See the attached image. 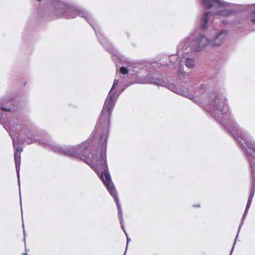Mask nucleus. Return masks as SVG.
<instances>
[{
  "label": "nucleus",
  "instance_id": "1",
  "mask_svg": "<svg viewBox=\"0 0 255 255\" xmlns=\"http://www.w3.org/2000/svg\"><path fill=\"white\" fill-rule=\"evenodd\" d=\"M122 82L120 80L115 79L112 87L105 101L101 116L97 123L96 132L100 131V142L102 144V149L100 152V164L99 160L97 159V157H95L94 155L93 158L90 160L89 159V157L86 156V153H88L87 148L89 146L88 142H84L81 144L67 145L63 147L58 145L52 146L53 150L54 151L64 154L70 157L79 158L93 169L104 183L108 191L116 202L118 207H120L119 201L117 197L116 189L111 180V176L108 171L106 149L110 117L118 97L126 88L121 87V84Z\"/></svg>",
  "mask_w": 255,
  "mask_h": 255
},
{
  "label": "nucleus",
  "instance_id": "2",
  "mask_svg": "<svg viewBox=\"0 0 255 255\" xmlns=\"http://www.w3.org/2000/svg\"><path fill=\"white\" fill-rule=\"evenodd\" d=\"M206 110L217 120L224 125L225 128L240 144L243 150L249 148V144L255 146L250 135L241 129L232 120V116L225 96L222 94L211 95L208 101Z\"/></svg>",
  "mask_w": 255,
  "mask_h": 255
},
{
  "label": "nucleus",
  "instance_id": "3",
  "mask_svg": "<svg viewBox=\"0 0 255 255\" xmlns=\"http://www.w3.org/2000/svg\"><path fill=\"white\" fill-rule=\"evenodd\" d=\"M10 111V109L6 108L0 105V123L3 124L5 129L9 132L12 139L14 149V161L16 170L19 184V170L20 165V152L22 151L21 144L25 141L32 143L36 141V131L31 127L23 123L21 118H13L12 120L6 121L1 112Z\"/></svg>",
  "mask_w": 255,
  "mask_h": 255
},
{
  "label": "nucleus",
  "instance_id": "4",
  "mask_svg": "<svg viewBox=\"0 0 255 255\" xmlns=\"http://www.w3.org/2000/svg\"><path fill=\"white\" fill-rule=\"evenodd\" d=\"M50 12L51 15L54 18L60 17L73 18L78 15L82 17H84L93 27L101 43L103 45L105 44L106 42V40L102 37L100 32L96 29L94 26L92 16L86 11L82 9H77L63 1L57 0L50 7Z\"/></svg>",
  "mask_w": 255,
  "mask_h": 255
},
{
  "label": "nucleus",
  "instance_id": "5",
  "mask_svg": "<svg viewBox=\"0 0 255 255\" xmlns=\"http://www.w3.org/2000/svg\"><path fill=\"white\" fill-rule=\"evenodd\" d=\"M148 82L157 86L167 87L168 89L172 92L188 98L200 106L202 105L205 97V94L206 92L205 87L203 85H201L194 94L192 95L188 91L182 90L174 84H168L165 81L158 78H149Z\"/></svg>",
  "mask_w": 255,
  "mask_h": 255
},
{
  "label": "nucleus",
  "instance_id": "6",
  "mask_svg": "<svg viewBox=\"0 0 255 255\" xmlns=\"http://www.w3.org/2000/svg\"><path fill=\"white\" fill-rule=\"evenodd\" d=\"M210 41V39L204 34H200L196 38L187 37L178 45V52L179 54H186L200 52L208 45H211Z\"/></svg>",
  "mask_w": 255,
  "mask_h": 255
},
{
  "label": "nucleus",
  "instance_id": "7",
  "mask_svg": "<svg viewBox=\"0 0 255 255\" xmlns=\"http://www.w3.org/2000/svg\"><path fill=\"white\" fill-rule=\"evenodd\" d=\"M177 55H171L169 56V58L171 62H174V60L176 59V62L177 63L178 66V70L177 72V80L180 82H183L186 83L189 81V76L190 73L184 71L183 66L180 64V61L182 59V58L180 56H183L185 58L184 64L185 66L189 69H192L194 68L195 64V60L193 58L188 57L189 54H179L178 52V48H177ZM193 53L190 54L192 55Z\"/></svg>",
  "mask_w": 255,
  "mask_h": 255
},
{
  "label": "nucleus",
  "instance_id": "8",
  "mask_svg": "<svg viewBox=\"0 0 255 255\" xmlns=\"http://www.w3.org/2000/svg\"><path fill=\"white\" fill-rule=\"evenodd\" d=\"M249 148H245V149L243 150L246 155L249 157L253 183L246 207H249L251 205L252 199L254 195L255 188V146H253V145L251 144H249Z\"/></svg>",
  "mask_w": 255,
  "mask_h": 255
},
{
  "label": "nucleus",
  "instance_id": "9",
  "mask_svg": "<svg viewBox=\"0 0 255 255\" xmlns=\"http://www.w3.org/2000/svg\"><path fill=\"white\" fill-rule=\"evenodd\" d=\"M228 35V31L225 29L216 32L210 39L211 45L220 46L224 43Z\"/></svg>",
  "mask_w": 255,
  "mask_h": 255
},
{
  "label": "nucleus",
  "instance_id": "10",
  "mask_svg": "<svg viewBox=\"0 0 255 255\" xmlns=\"http://www.w3.org/2000/svg\"><path fill=\"white\" fill-rule=\"evenodd\" d=\"M201 4L205 8L210 9L213 8L214 11L218 7L231 5L229 2L223 0H201Z\"/></svg>",
  "mask_w": 255,
  "mask_h": 255
},
{
  "label": "nucleus",
  "instance_id": "11",
  "mask_svg": "<svg viewBox=\"0 0 255 255\" xmlns=\"http://www.w3.org/2000/svg\"><path fill=\"white\" fill-rule=\"evenodd\" d=\"M96 127L97 125H96L95 129L93 131V133L94 134L95 136H97V137H99V144L98 147L97 148V149L95 151H92L90 152L89 151V148L90 150H91V148H90V142L89 141H86V142L89 143V146L87 148L88 149V153H86L87 156H89V160L91 159L92 158H93V155H94V156L95 157H97L96 159L99 160V163H101V158H100V152L102 149V144L101 142H100V131L96 132Z\"/></svg>",
  "mask_w": 255,
  "mask_h": 255
},
{
  "label": "nucleus",
  "instance_id": "12",
  "mask_svg": "<svg viewBox=\"0 0 255 255\" xmlns=\"http://www.w3.org/2000/svg\"><path fill=\"white\" fill-rule=\"evenodd\" d=\"M229 3L231 4V5L218 7V8L213 12L214 14L218 16V17H226L231 15L234 12V10L233 9L234 4L232 3L229 2Z\"/></svg>",
  "mask_w": 255,
  "mask_h": 255
},
{
  "label": "nucleus",
  "instance_id": "13",
  "mask_svg": "<svg viewBox=\"0 0 255 255\" xmlns=\"http://www.w3.org/2000/svg\"><path fill=\"white\" fill-rule=\"evenodd\" d=\"M213 14V12L211 11L206 12L203 14L200 21V26L202 29L205 30L208 28V23Z\"/></svg>",
  "mask_w": 255,
  "mask_h": 255
},
{
  "label": "nucleus",
  "instance_id": "14",
  "mask_svg": "<svg viewBox=\"0 0 255 255\" xmlns=\"http://www.w3.org/2000/svg\"><path fill=\"white\" fill-rule=\"evenodd\" d=\"M247 22L252 24H255V8L248 15Z\"/></svg>",
  "mask_w": 255,
  "mask_h": 255
},
{
  "label": "nucleus",
  "instance_id": "15",
  "mask_svg": "<svg viewBox=\"0 0 255 255\" xmlns=\"http://www.w3.org/2000/svg\"><path fill=\"white\" fill-rule=\"evenodd\" d=\"M130 71V69L127 68L125 67H121L120 68V73L123 74L124 75H127L128 73V72Z\"/></svg>",
  "mask_w": 255,
  "mask_h": 255
},
{
  "label": "nucleus",
  "instance_id": "16",
  "mask_svg": "<svg viewBox=\"0 0 255 255\" xmlns=\"http://www.w3.org/2000/svg\"><path fill=\"white\" fill-rule=\"evenodd\" d=\"M119 60H121L120 58L119 57H117L116 58H113V60L115 62H117Z\"/></svg>",
  "mask_w": 255,
  "mask_h": 255
},
{
  "label": "nucleus",
  "instance_id": "17",
  "mask_svg": "<svg viewBox=\"0 0 255 255\" xmlns=\"http://www.w3.org/2000/svg\"><path fill=\"white\" fill-rule=\"evenodd\" d=\"M22 255H27V253H23L22 254Z\"/></svg>",
  "mask_w": 255,
  "mask_h": 255
},
{
  "label": "nucleus",
  "instance_id": "18",
  "mask_svg": "<svg viewBox=\"0 0 255 255\" xmlns=\"http://www.w3.org/2000/svg\"><path fill=\"white\" fill-rule=\"evenodd\" d=\"M248 208H246V210H245V214L247 212V210Z\"/></svg>",
  "mask_w": 255,
  "mask_h": 255
}]
</instances>
